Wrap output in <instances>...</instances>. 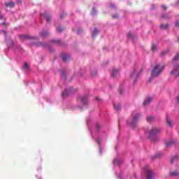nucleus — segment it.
<instances>
[{
    "label": "nucleus",
    "mask_w": 179,
    "mask_h": 179,
    "mask_svg": "<svg viewBox=\"0 0 179 179\" xmlns=\"http://www.w3.org/2000/svg\"><path fill=\"white\" fill-rule=\"evenodd\" d=\"M143 72V69L134 68L130 73V80L133 82V85H136L138 80H139V76L141 73Z\"/></svg>",
    "instance_id": "obj_1"
},
{
    "label": "nucleus",
    "mask_w": 179,
    "mask_h": 179,
    "mask_svg": "<svg viewBox=\"0 0 179 179\" xmlns=\"http://www.w3.org/2000/svg\"><path fill=\"white\" fill-rule=\"evenodd\" d=\"M163 69H164V66L160 64L155 66L151 71V77L152 78H157V76H160L162 73L163 72Z\"/></svg>",
    "instance_id": "obj_2"
},
{
    "label": "nucleus",
    "mask_w": 179,
    "mask_h": 179,
    "mask_svg": "<svg viewBox=\"0 0 179 179\" xmlns=\"http://www.w3.org/2000/svg\"><path fill=\"white\" fill-rule=\"evenodd\" d=\"M50 43V45H46V47L50 52H52V51H54V48H52V45H54L55 44H57L58 45H64V42H62L59 39L51 40Z\"/></svg>",
    "instance_id": "obj_3"
},
{
    "label": "nucleus",
    "mask_w": 179,
    "mask_h": 179,
    "mask_svg": "<svg viewBox=\"0 0 179 179\" xmlns=\"http://www.w3.org/2000/svg\"><path fill=\"white\" fill-rule=\"evenodd\" d=\"M78 101H80L83 106H87L89 104V96H80L78 98Z\"/></svg>",
    "instance_id": "obj_4"
},
{
    "label": "nucleus",
    "mask_w": 179,
    "mask_h": 179,
    "mask_svg": "<svg viewBox=\"0 0 179 179\" xmlns=\"http://www.w3.org/2000/svg\"><path fill=\"white\" fill-rule=\"evenodd\" d=\"M1 33H3L6 37V41L8 48H13V41H12V39H8V33H6V31L2 30Z\"/></svg>",
    "instance_id": "obj_5"
},
{
    "label": "nucleus",
    "mask_w": 179,
    "mask_h": 179,
    "mask_svg": "<svg viewBox=\"0 0 179 179\" xmlns=\"http://www.w3.org/2000/svg\"><path fill=\"white\" fill-rule=\"evenodd\" d=\"M159 132H160V129H157V128H153L150 133L149 135V138H150V140L154 141L155 138H156V134H159Z\"/></svg>",
    "instance_id": "obj_6"
},
{
    "label": "nucleus",
    "mask_w": 179,
    "mask_h": 179,
    "mask_svg": "<svg viewBox=\"0 0 179 179\" xmlns=\"http://www.w3.org/2000/svg\"><path fill=\"white\" fill-rule=\"evenodd\" d=\"M171 75L175 78H179V64H174L173 69L171 71Z\"/></svg>",
    "instance_id": "obj_7"
},
{
    "label": "nucleus",
    "mask_w": 179,
    "mask_h": 179,
    "mask_svg": "<svg viewBox=\"0 0 179 179\" xmlns=\"http://www.w3.org/2000/svg\"><path fill=\"white\" fill-rule=\"evenodd\" d=\"M76 92V90H73L71 87L66 89L62 94V96L63 99H65V97H68L71 93H73Z\"/></svg>",
    "instance_id": "obj_8"
},
{
    "label": "nucleus",
    "mask_w": 179,
    "mask_h": 179,
    "mask_svg": "<svg viewBox=\"0 0 179 179\" xmlns=\"http://www.w3.org/2000/svg\"><path fill=\"white\" fill-rule=\"evenodd\" d=\"M138 121V115H133V118L131 119V121L129 122V125L133 129L136 127V125L137 124V122Z\"/></svg>",
    "instance_id": "obj_9"
},
{
    "label": "nucleus",
    "mask_w": 179,
    "mask_h": 179,
    "mask_svg": "<svg viewBox=\"0 0 179 179\" xmlns=\"http://www.w3.org/2000/svg\"><path fill=\"white\" fill-rule=\"evenodd\" d=\"M19 37L21 40H38V37L29 35H20Z\"/></svg>",
    "instance_id": "obj_10"
},
{
    "label": "nucleus",
    "mask_w": 179,
    "mask_h": 179,
    "mask_svg": "<svg viewBox=\"0 0 179 179\" xmlns=\"http://www.w3.org/2000/svg\"><path fill=\"white\" fill-rule=\"evenodd\" d=\"M152 101H153L152 96H145L143 102V106L146 107V106H149Z\"/></svg>",
    "instance_id": "obj_11"
},
{
    "label": "nucleus",
    "mask_w": 179,
    "mask_h": 179,
    "mask_svg": "<svg viewBox=\"0 0 179 179\" xmlns=\"http://www.w3.org/2000/svg\"><path fill=\"white\" fill-rule=\"evenodd\" d=\"M145 173L146 174L148 179H152L153 172H152V170H150L148 167L145 168Z\"/></svg>",
    "instance_id": "obj_12"
},
{
    "label": "nucleus",
    "mask_w": 179,
    "mask_h": 179,
    "mask_svg": "<svg viewBox=\"0 0 179 179\" xmlns=\"http://www.w3.org/2000/svg\"><path fill=\"white\" fill-rule=\"evenodd\" d=\"M120 76V71L113 69L111 73V77L112 78H118Z\"/></svg>",
    "instance_id": "obj_13"
},
{
    "label": "nucleus",
    "mask_w": 179,
    "mask_h": 179,
    "mask_svg": "<svg viewBox=\"0 0 179 179\" xmlns=\"http://www.w3.org/2000/svg\"><path fill=\"white\" fill-rule=\"evenodd\" d=\"M62 59L64 61V62H67V61H69L71 59V56L68 54H63L62 55Z\"/></svg>",
    "instance_id": "obj_14"
},
{
    "label": "nucleus",
    "mask_w": 179,
    "mask_h": 179,
    "mask_svg": "<svg viewBox=\"0 0 179 179\" xmlns=\"http://www.w3.org/2000/svg\"><path fill=\"white\" fill-rule=\"evenodd\" d=\"M52 20V16L51 14L47 13L45 14V22L47 23H50Z\"/></svg>",
    "instance_id": "obj_15"
},
{
    "label": "nucleus",
    "mask_w": 179,
    "mask_h": 179,
    "mask_svg": "<svg viewBox=\"0 0 179 179\" xmlns=\"http://www.w3.org/2000/svg\"><path fill=\"white\" fill-rule=\"evenodd\" d=\"M99 33H100V31H99V29H97V28H95L93 31H92V38H96V36H97L99 34Z\"/></svg>",
    "instance_id": "obj_16"
},
{
    "label": "nucleus",
    "mask_w": 179,
    "mask_h": 179,
    "mask_svg": "<svg viewBox=\"0 0 179 179\" xmlns=\"http://www.w3.org/2000/svg\"><path fill=\"white\" fill-rule=\"evenodd\" d=\"M170 176L171 177H179V171H172L170 172Z\"/></svg>",
    "instance_id": "obj_17"
},
{
    "label": "nucleus",
    "mask_w": 179,
    "mask_h": 179,
    "mask_svg": "<svg viewBox=\"0 0 179 179\" xmlns=\"http://www.w3.org/2000/svg\"><path fill=\"white\" fill-rule=\"evenodd\" d=\"M165 145H166V148H169L171 146H172V145L175 144V141H168L164 143Z\"/></svg>",
    "instance_id": "obj_18"
},
{
    "label": "nucleus",
    "mask_w": 179,
    "mask_h": 179,
    "mask_svg": "<svg viewBox=\"0 0 179 179\" xmlns=\"http://www.w3.org/2000/svg\"><path fill=\"white\" fill-rule=\"evenodd\" d=\"M113 108L116 111H120L121 110V104L120 103H114L113 104Z\"/></svg>",
    "instance_id": "obj_19"
},
{
    "label": "nucleus",
    "mask_w": 179,
    "mask_h": 179,
    "mask_svg": "<svg viewBox=\"0 0 179 179\" xmlns=\"http://www.w3.org/2000/svg\"><path fill=\"white\" fill-rule=\"evenodd\" d=\"M6 8H13L15 6V3L13 1H9L6 3Z\"/></svg>",
    "instance_id": "obj_20"
},
{
    "label": "nucleus",
    "mask_w": 179,
    "mask_h": 179,
    "mask_svg": "<svg viewBox=\"0 0 179 179\" xmlns=\"http://www.w3.org/2000/svg\"><path fill=\"white\" fill-rule=\"evenodd\" d=\"M151 50H152V52H157V45L152 44V45L151 47Z\"/></svg>",
    "instance_id": "obj_21"
},
{
    "label": "nucleus",
    "mask_w": 179,
    "mask_h": 179,
    "mask_svg": "<svg viewBox=\"0 0 179 179\" xmlns=\"http://www.w3.org/2000/svg\"><path fill=\"white\" fill-rule=\"evenodd\" d=\"M64 29H65V28H64L61 26H59L56 28L57 33H62V31H64Z\"/></svg>",
    "instance_id": "obj_22"
},
{
    "label": "nucleus",
    "mask_w": 179,
    "mask_h": 179,
    "mask_svg": "<svg viewBox=\"0 0 179 179\" xmlns=\"http://www.w3.org/2000/svg\"><path fill=\"white\" fill-rule=\"evenodd\" d=\"M61 77L64 80L66 79V73L65 72V70H63V71H61Z\"/></svg>",
    "instance_id": "obj_23"
},
{
    "label": "nucleus",
    "mask_w": 179,
    "mask_h": 179,
    "mask_svg": "<svg viewBox=\"0 0 179 179\" xmlns=\"http://www.w3.org/2000/svg\"><path fill=\"white\" fill-rule=\"evenodd\" d=\"M166 124H168L169 127L172 128L173 124H172V121L171 120V118L166 117Z\"/></svg>",
    "instance_id": "obj_24"
},
{
    "label": "nucleus",
    "mask_w": 179,
    "mask_h": 179,
    "mask_svg": "<svg viewBox=\"0 0 179 179\" xmlns=\"http://www.w3.org/2000/svg\"><path fill=\"white\" fill-rule=\"evenodd\" d=\"M160 29L162 30H166V29H169V24H161L160 25Z\"/></svg>",
    "instance_id": "obj_25"
},
{
    "label": "nucleus",
    "mask_w": 179,
    "mask_h": 179,
    "mask_svg": "<svg viewBox=\"0 0 179 179\" xmlns=\"http://www.w3.org/2000/svg\"><path fill=\"white\" fill-rule=\"evenodd\" d=\"M178 159H179L178 156H175L172 157V159H171V164H173L175 162L178 161Z\"/></svg>",
    "instance_id": "obj_26"
},
{
    "label": "nucleus",
    "mask_w": 179,
    "mask_h": 179,
    "mask_svg": "<svg viewBox=\"0 0 179 179\" xmlns=\"http://www.w3.org/2000/svg\"><path fill=\"white\" fill-rule=\"evenodd\" d=\"M128 38H131L132 40H134V38H136V36L132 33H129L128 34Z\"/></svg>",
    "instance_id": "obj_27"
},
{
    "label": "nucleus",
    "mask_w": 179,
    "mask_h": 179,
    "mask_svg": "<svg viewBox=\"0 0 179 179\" xmlns=\"http://www.w3.org/2000/svg\"><path fill=\"white\" fill-rule=\"evenodd\" d=\"M23 69L24 70V71H29V64H27V62H24V65H23Z\"/></svg>",
    "instance_id": "obj_28"
},
{
    "label": "nucleus",
    "mask_w": 179,
    "mask_h": 179,
    "mask_svg": "<svg viewBox=\"0 0 179 179\" xmlns=\"http://www.w3.org/2000/svg\"><path fill=\"white\" fill-rule=\"evenodd\" d=\"M91 15H92V16H94L95 15H97V10H96L95 8H92V10L91 12Z\"/></svg>",
    "instance_id": "obj_29"
},
{
    "label": "nucleus",
    "mask_w": 179,
    "mask_h": 179,
    "mask_svg": "<svg viewBox=\"0 0 179 179\" xmlns=\"http://www.w3.org/2000/svg\"><path fill=\"white\" fill-rule=\"evenodd\" d=\"M39 37H42V38L45 37V31H43L42 32H40Z\"/></svg>",
    "instance_id": "obj_30"
},
{
    "label": "nucleus",
    "mask_w": 179,
    "mask_h": 179,
    "mask_svg": "<svg viewBox=\"0 0 179 179\" xmlns=\"http://www.w3.org/2000/svg\"><path fill=\"white\" fill-rule=\"evenodd\" d=\"M83 31L81 28H78L76 30L77 34H80Z\"/></svg>",
    "instance_id": "obj_31"
},
{
    "label": "nucleus",
    "mask_w": 179,
    "mask_h": 179,
    "mask_svg": "<svg viewBox=\"0 0 179 179\" xmlns=\"http://www.w3.org/2000/svg\"><path fill=\"white\" fill-rule=\"evenodd\" d=\"M179 59V53L177 54L174 57H173V61H178Z\"/></svg>",
    "instance_id": "obj_32"
},
{
    "label": "nucleus",
    "mask_w": 179,
    "mask_h": 179,
    "mask_svg": "<svg viewBox=\"0 0 179 179\" xmlns=\"http://www.w3.org/2000/svg\"><path fill=\"white\" fill-rule=\"evenodd\" d=\"M113 19H118L120 17V15L118 14H115L112 15Z\"/></svg>",
    "instance_id": "obj_33"
},
{
    "label": "nucleus",
    "mask_w": 179,
    "mask_h": 179,
    "mask_svg": "<svg viewBox=\"0 0 179 179\" xmlns=\"http://www.w3.org/2000/svg\"><path fill=\"white\" fill-rule=\"evenodd\" d=\"M95 100H96L98 103H101V99H100L99 96L95 97Z\"/></svg>",
    "instance_id": "obj_34"
},
{
    "label": "nucleus",
    "mask_w": 179,
    "mask_h": 179,
    "mask_svg": "<svg viewBox=\"0 0 179 179\" xmlns=\"http://www.w3.org/2000/svg\"><path fill=\"white\" fill-rule=\"evenodd\" d=\"M152 120H153V117L150 116L148 117V122H150Z\"/></svg>",
    "instance_id": "obj_35"
},
{
    "label": "nucleus",
    "mask_w": 179,
    "mask_h": 179,
    "mask_svg": "<svg viewBox=\"0 0 179 179\" xmlns=\"http://www.w3.org/2000/svg\"><path fill=\"white\" fill-rule=\"evenodd\" d=\"M176 27H179V21H176L175 23Z\"/></svg>",
    "instance_id": "obj_36"
},
{
    "label": "nucleus",
    "mask_w": 179,
    "mask_h": 179,
    "mask_svg": "<svg viewBox=\"0 0 179 179\" xmlns=\"http://www.w3.org/2000/svg\"><path fill=\"white\" fill-rule=\"evenodd\" d=\"M36 45H37L38 47H43V45H44L42 44L41 43H39L36 44Z\"/></svg>",
    "instance_id": "obj_37"
},
{
    "label": "nucleus",
    "mask_w": 179,
    "mask_h": 179,
    "mask_svg": "<svg viewBox=\"0 0 179 179\" xmlns=\"http://www.w3.org/2000/svg\"><path fill=\"white\" fill-rule=\"evenodd\" d=\"M99 129H100V125L99 124H96V129L99 131Z\"/></svg>",
    "instance_id": "obj_38"
},
{
    "label": "nucleus",
    "mask_w": 179,
    "mask_h": 179,
    "mask_svg": "<svg viewBox=\"0 0 179 179\" xmlns=\"http://www.w3.org/2000/svg\"><path fill=\"white\" fill-rule=\"evenodd\" d=\"M65 16V13H62L60 15V19H62Z\"/></svg>",
    "instance_id": "obj_39"
},
{
    "label": "nucleus",
    "mask_w": 179,
    "mask_h": 179,
    "mask_svg": "<svg viewBox=\"0 0 179 179\" xmlns=\"http://www.w3.org/2000/svg\"><path fill=\"white\" fill-rule=\"evenodd\" d=\"M92 76H96L97 75V72L95 71L94 73H92Z\"/></svg>",
    "instance_id": "obj_40"
},
{
    "label": "nucleus",
    "mask_w": 179,
    "mask_h": 179,
    "mask_svg": "<svg viewBox=\"0 0 179 179\" xmlns=\"http://www.w3.org/2000/svg\"><path fill=\"white\" fill-rule=\"evenodd\" d=\"M162 19H166V18H167V17L166 16V15H162Z\"/></svg>",
    "instance_id": "obj_41"
},
{
    "label": "nucleus",
    "mask_w": 179,
    "mask_h": 179,
    "mask_svg": "<svg viewBox=\"0 0 179 179\" xmlns=\"http://www.w3.org/2000/svg\"><path fill=\"white\" fill-rule=\"evenodd\" d=\"M110 8H112V9H113V8H115V5H114V4H110Z\"/></svg>",
    "instance_id": "obj_42"
},
{
    "label": "nucleus",
    "mask_w": 179,
    "mask_h": 179,
    "mask_svg": "<svg viewBox=\"0 0 179 179\" xmlns=\"http://www.w3.org/2000/svg\"><path fill=\"white\" fill-rule=\"evenodd\" d=\"M2 19H3V15H2L1 14H0V20H2Z\"/></svg>",
    "instance_id": "obj_43"
},
{
    "label": "nucleus",
    "mask_w": 179,
    "mask_h": 179,
    "mask_svg": "<svg viewBox=\"0 0 179 179\" xmlns=\"http://www.w3.org/2000/svg\"><path fill=\"white\" fill-rule=\"evenodd\" d=\"M162 8H164V10H167V7H166V6H162Z\"/></svg>",
    "instance_id": "obj_44"
},
{
    "label": "nucleus",
    "mask_w": 179,
    "mask_h": 179,
    "mask_svg": "<svg viewBox=\"0 0 179 179\" xmlns=\"http://www.w3.org/2000/svg\"><path fill=\"white\" fill-rule=\"evenodd\" d=\"M162 55H166V52H162Z\"/></svg>",
    "instance_id": "obj_45"
},
{
    "label": "nucleus",
    "mask_w": 179,
    "mask_h": 179,
    "mask_svg": "<svg viewBox=\"0 0 179 179\" xmlns=\"http://www.w3.org/2000/svg\"><path fill=\"white\" fill-rule=\"evenodd\" d=\"M41 17H45V15H41Z\"/></svg>",
    "instance_id": "obj_46"
},
{
    "label": "nucleus",
    "mask_w": 179,
    "mask_h": 179,
    "mask_svg": "<svg viewBox=\"0 0 179 179\" xmlns=\"http://www.w3.org/2000/svg\"><path fill=\"white\" fill-rule=\"evenodd\" d=\"M1 24H6L5 22H3V23H1Z\"/></svg>",
    "instance_id": "obj_47"
},
{
    "label": "nucleus",
    "mask_w": 179,
    "mask_h": 179,
    "mask_svg": "<svg viewBox=\"0 0 179 179\" xmlns=\"http://www.w3.org/2000/svg\"><path fill=\"white\" fill-rule=\"evenodd\" d=\"M73 31H76V29H73Z\"/></svg>",
    "instance_id": "obj_48"
},
{
    "label": "nucleus",
    "mask_w": 179,
    "mask_h": 179,
    "mask_svg": "<svg viewBox=\"0 0 179 179\" xmlns=\"http://www.w3.org/2000/svg\"><path fill=\"white\" fill-rule=\"evenodd\" d=\"M48 34L46 32V33H45V36H48Z\"/></svg>",
    "instance_id": "obj_49"
},
{
    "label": "nucleus",
    "mask_w": 179,
    "mask_h": 179,
    "mask_svg": "<svg viewBox=\"0 0 179 179\" xmlns=\"http://www.w3.org/2000/svg\"><path fill=\"white\" fill-rule=\"evenodd\" d=\"M78 108H82V107H81V106H78Z\"/></svg>",
    "instance_id": "obj_50"
},
{
    "label": "nucleus",
    "mask_w": 179,
    "mask_h": 179,
    "mask_svg": "<svg viewBox=\"0 0 179 179\" xmlns=\"http://www.w3.org/2000/svg\"><path fill=\"white\" fill-rule=\"evenodd\" d=\"M122 94V92L120 91V94Z\"/></svg>",
    "instance_id": "obj_51"
},
{
    "label": "nucleus",
    "mask_w": 179,
    "mask_h": 179,
    "mask_svg": "<svg viewBox=\"0 0 179 179\" xmlns=\"http://www.w3.org/2000/svg\"><path fill=\"white\" fill-rule=\"evenodd\" d=\"M80 76H83V75H82V74H80Z\"/></svg>",
    "instance_id": "obj_52"
},
{
    "label": "nucleus",
    "mask_w": 179,
    "mask_h": 179,
    "mask_svg": "<svg viewBox=\"0 0 179 179\" xmlns=\"http://www.w3.org/2000/svg\"><path fill=\"white\" fill-rule=\"evenodd\" d=\"M117 162V161H115V163H116Z\"/></svg>",
    "instance_id": "obj_53"
},
{
    "label": "nucleus",
    "mask_w": 179,
    "mask_h": 179,
    "mask_svg": "<svg viewBox=\"0 0 179 179\" xmlns=\"http://www.w3.org/2000/svg\"><path fill=\"white\" fill-rule=\"evenodd\" d=\"M0 15H1V11H0Z\"/></svg>",
    "instance_id": "obj_54"
}]
</instances>
